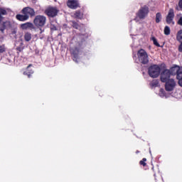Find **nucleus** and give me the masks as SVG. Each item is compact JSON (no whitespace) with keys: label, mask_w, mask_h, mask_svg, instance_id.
<instances>
[{"label":"nucleus","mask_w":182,"mask_h":182,"mask_svg":"<svg viewBox=\"0 0 182 182\" xmlns=\"http://www.w3.org/2000/svg\"><path fill=\"white\" fill-rule=\"evenodd\" d=\"M21 14H17L16 19L20 22H25V21H28L29 18H33V16H35V10L31 7H24L21 10Z\"/></svg>","instance_id":"nucleus-1"},{"label":"nucleus","mask_w":182,"mask_h":182,"mask_svg":"<svg viewBox=\"0 0 182 182\" xmlns=\"http://www.w3.org/2000/svg\"><path fill=\"white\" fill-rule=\"evenodd\" d=\"M161 72V68L158 65H151L148 68V74L150 77L153 79H156L158 76H160V73Z\"/></svg>","instance_id":"nucleus-2"},{"label":"nucleus","mask_w":182,"mask_h":182,"mask_svg":"<svg viewBox=\"0 0 182 182\" xmlns=\"http://www.w3.org/2000/svg\"><path fill=\"white\" fill-rule=\"evenodd\" d=\"M137 57L140 63H142V65H147V63H149V54H147V52H146L144 49L141 48L138 50Z\"/></svg>","instance_id":"nucleus-3"},{"label":"nucleus","mask_w":182,"mask_h":182,"mask_svg":"<svg viewBox=\"0 0 182 182\" xmlns=\"http://www.w3.org/2000/svg\"><path fill=\"white\" fill-rule=\"evenodd\" d=\"M33 23L37 28H43L46 24V16L38 15L33 20Z\"/></svg>","instance_id":"nucleus-4"},{"label":"nucleus","mask_w":182,"mask_h":182,"mask_svg":"<svg viewBox=\"0 0 182 182\" xmlns=\"http://www.w3.org/2000/svg\"><path fill=\"white\" fill-rule=\"evenodd\" d=\"M45 14L48 16V18H55V16H58L59 9H58V7L48 6L45 10Z\"/></svg>","instance_id":"nucleus-5"},{"label":"nucleus","mask_w":182,"mask_h":182,"mask_svg":"<svg viewBox=\"0 0 182 182\" xmlns=\"http://www.w3.org/2000/svg\"><path fill=\"white\" fill-rule=\"evenodd\" d=\"M149 12H150L149 6L145 5L140 8L136 14V16H138V18H139L140 19H144V18H146V16L149 15Z\"/></svg>","instance_id":"nucleus-6"},{"label":"nucleus","mask_w":182,"mask_h":182,"mask_svg":"<svg viewBox=\"0 0 182 182\" xmlns=\"http://www.w3.org/2000/svg\"><path fill=\"white\" fill-rule=\"evenodd\" d=\"M160 75V80L162 83H164L165 82H167L170 80H171V73L170 72V70L165 69L164 70Z\"/></svg>","instance_id":"nucleus-7"},{"label":"nucleus","mask_w":182,"mask_h":182,"mask_svg":"<svg viewBox=\"0 0 182 182\" xmlns=\"http://www.w3.org/2000/svg\"><path fill=\"white\" fill-rule=\"evenodd\" d=\"M164 83L166 92H173L174 90V87H176V81H174V79L171 78V80L166 81Z\"/></svg>","instance_id":"nucleus-8"},{"label":"nucleus","mask_w":182,"mask_h":182,"mask_svg":"<svg viewBox=\"0 0 182 182\" xmlns=\"http://www.w3.org/2000/svg\"><path fill=\"white\" fill-rule=\"evenodd\" d=\"M169 71L171 72V75H176V79L178 77V75L181 76L182 74V67L178 65H174L171 68Z\"/></svg>","instance_id":"nucleus-9"},{"label":"nucleus","mask_w":182,"mask_h":182,"mask_svg":"<svg viewBox=\"0 0 182 182\" xmlns=\"http://www.w3.org/2000/svg\"><path fill=\"white\" fill-rule=\"evenodd\" d=\"M173 19H174V9H170L166 18V23H168V25L171 23L172 25H174V21H173Z\"/></svg>","instance_id":"nucleus-10"},{"label":"nucleus","mask_w":182,"mask_h":182,"mask_svg":"<svg viewBox=\"0 0 182 182\" xmlns=\"http://www.w3.org/2000/svg\"><path fill=\"white\" fill-rule=\"evenodd\" d=\"M70 53L73 56V60L77 63V60L79 59V48L77 47L72 48Z\"/></svg>","instance_id":"nucleus-11"},{"label":"nucleus","mask_w":182,"mask_h":182,"mask_svg":"<svg viewBox=\"0 0 182 182\" xmlns=\"http://www.w3.org/2000/svg\"><path fill=\"white\" fill-rule=\"evenodd\" d=\"M67 5L70 9H76L79 8V2L77 0H68Z\"/></svg>","instance_id":"nucleus-12"},{"label":"nucleus","mask_w":182,"mask_h":182,"mask_svg":"<svg viewBox=\"0 0 182 182\" xmlns=\"http://www.w3.org/2000/svg\"><path fill=\"white\" fill-rule=\"evenodd\" d=\"M32 66V64H30L27 66L26 71L23 72V75L27 76L28 78L32 77V75H33L34 71L32 69H29Z\"/></svg>","instance_id":"nucleus-13"},{"label":"nucleus","mask_w":182,"mask_h":182,"mask_svg":"<svg viewBox=\"0 0 182 182\" xmlns=\"http://www.w3.org/2000/svg\"><path fill=\"white\" fill-rule=\"evenodd\" d=\"M83 12H82L80 10L75 11L73 15V18H74V19H80V21L83 19Z\"/></svg>","instance_id":"nucleus-14"},{"label":"nucleus","mask_w":182,"mask_h":182,"mask_svg":"<svg viewBox=\"0 0 182 182\" xmlns=\"http://www.w3.org/2000/svg\"><path fill=\"white\" fill-rule=\"evenodd\" d=\"M21 28L23 30H26L28 28H30V29H33L35 27L33 26V23H31V22H27V23L21 24Z\"/></svg>","instance_id":"nucleus-15"},{"label":"nucleus","mask_w":182,"mask_h":182,"mask_svg":"<svg viewBox=\"0 0 182 182\" xmlns=\"http://www.w3.org/2000/svg\"><path fill=\"white\" fill-rule=\"evenodd\" d=\"M3 15H8V12L6 11V9L4 8H0V21L4 19Z\"/></svg>","instance_id":"nucleus-16"},{"label":"nucleus","mask_w":182,"mask_h":182,"mask_svg":"<svg viewBox=\"0 0 182 182\" xmlns=\"http://www.w3.org/2000/svg\"><path fill=\"white\" fill-rule=\"evenodd\" d=\"M32 39V34L29 32H26L24 34V40L26 42H29Z\"/></svg>","instance_id":"nucleus-17"},{"label":"nucleus","mask_w":182,"mask_h":182,"mask_svg":"<svg viewBox=\"0 0 182 182\" xmlns=\"http://www.w3.org/2000/svg\"><path fill=\"white\" fill-rule=\"evenodd\" d=\"M161 13L158 12L156 14V18H155V22L156 23H160V22H161Z\"/></svg>","instance_id":"nucleus-18"},{"label":"nucleus","mask_w":182,"mask_h":182,"mask_svg":"<svg viewBox=\"0 0 182 182\" xmlns=\"http://www.w3.org/2000/svg\"><path fill=\"white\" fill-rule=\"evenodd\" d=\"M151 41H153L154 45L157 48H163V46H160V43H159V42L157 41V38H156V37H151Z\"/></svg>","instance_id":"nucleus-19"},{"label":"nucleus","mask_w":182,"mask_h":182,"mask_svg":"<svg viewBox=\"0 0 182 182\" xmlns=\"http://www.w3.org/2000/svg\"><path fill=\"white\" fill-rule=\"evenodd\" d=\"M71 26L74 28V29H79L80 28V25L77 23L75 21H71Z\"/></svg>","instance_id":"nucleus-20"},{"label":"nucleus","mask_w":182,"mask_h":182,"mask_svg":"<svg viewBox=\"0 0 182 182\" xmlns=\"http://www.w3.org/2000/svg\"><path fill=\"white\" fill-rule=\"evenodd\" d=\"M171 31L170 30V27L168 26H166L164 29V35H166V36H168L170 35Z\"/></svg>","instance_id":"nucleus-21"},{"label":"nucleus","mask_w":182,"mask_h":182,"mask_svg":"<svg viewBox=\"0 0 182 182\" xmlns=\"http://www.w3.org/2000/svg\"><path fill=\"white\" fill-rule=\"evenodd\" d=\"M156 182H164L163 181V178L160 176V174L156 175L154 174Z\"/></svg>","instance_id":"nucleus-22"},{"label":"nucleus","mask_w":182,"mask_h":182,"mask_svg":"<svg viewBox=\"0 0 182 182\" xmlns=\"http://www.w3.org/2000/svg\"><path fill=\"white\" fill-rule=\"evenodd\" d=\"M176 40L178 41V42H180V41H182V30L178 31L176 35Z\"/></svg>","instance_id":"nucleus-23"},{"label":"nucleus","mask_w":182,"mask_h":182,"mask_svg":"<svg viewBox=\"0 0 182 182\" xmlns=\"http://www.w3.org/2000/svg\"><path fill=\"white\" fill-rule=\"evenodd\" d=\"M146 161H147V159L144 158L142 160L139 161L140 166H143V167H146V166H147V163H146Z\"/></svg>","instance_id":"nucleus-24"},{"label":"nucleus","mask_w":182,"mask_h":182,"mask_svg":"<svg viewBox=\"0 0 182 182\" xmlns=\"http://www.w3.org/2000/svg\"><path fill=\"white\" fill-rule=\"evenodd\" d=\"M178 80V85L182 87V74L181 75H178V77L176 78Z\"/></svg>","instance_id":"nucleus-25"},{"label":"nucleus","mask_w":182,"mask_h":182,"mask_svg":"<svg viewBox=\"0 0 182 182\" xmlns=\"http://www.w3.org/2000/svg\"><path fill=\"white\" fill-rule=\"evenodd\" d=\"M151 86H153V87H157V86H159V80H152Z\"/></svg>","instance_id":"nucleus-26"},{"label":"nucleus","mask_w":182,"mask_h":182,"mask_svg":"<svg viewBox=\"0 0 182 182\" xmlns=\"http://www.w3.org/2000/svg\"><path fill=\"white\" fill-rule=\"evenodd\" d=\"M6 50V48H5V45H0V53H4Z\"/></svg>","instance_id":"nucleus-27"},{"label":"nucleus","mask_w":182,"mask_h":182,"mask_svg":"<svg viewBox=\"0 0 182 182\" xmlns=\"http://www.w3.org/2000/svg\"><path fill=\"white\" fill-rule=\"evenodd\" d=\"M16 50H17V53H19L23 50V47L18 46L16 48Z\"/></svg>","instance_id":"nucleus-28"},{"label":"nucleus","mask_w":182,"mask_h":182,"mask_svg":"<svg viewBox=\"0 0 182 182\" xmlns=\"http://www.w3.org/2000/svg\"><path fill=\"white\" fill-rule=\"evenodd\" d=\"M178 25H180L181 26H182V16L180 17V18L178 19Z\"/></svg>","instance_id":"nucleus-29"},{"label":"nucleus","mask_w":182,"mask_h":182,"mask_svg":"<svg viewBox=\"0 0 182 182\" xmlns=\"http://www.w3.org/2000/svg\"><path fill=\"white\" fill-rule=\"evenodd\" d=\"M178 6H179L180 9H182V0H179Z\"/></svg>","instance_id":"nucleus-30"},{"label":"nucleus","mask_w":182,"mask_h":182,"mask_svg":"<svg viewBox=\"0 0 182 182\" xmlns=\"http://www.w3.org/2000/svg\"><path fill=\"white\" fill-rule=\"evenodd\" d=\"M139 153H140V151L137 150V151H136V154H139Z\"/></svg>","instance_id":"nucleus-31"},{"label":"nucleus","mask_w":182,"mask_h":182,"mask_svg":"<svg viewBox=\"0 0 182 182\" xmlns=\"http://www.w3.org/2000/svg\"><path fill=\"white\" fill-rule=\"evenodd\" d=\"M41 33H42V31H41Z\"/></svg>","instance_id":"nucleus-32"}]
</instances>
